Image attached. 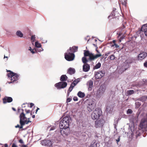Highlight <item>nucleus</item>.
<instances>
[{
	"label": "nucleus",
	"mask_w": 147,
	"mask_h": 147,
	"mask_svg": "<svg viewBox=\"0 0 147 147\" xmlns=\"http://www.w3.org/2000/svg\"><path fill=\"white\" fill-rule=\"evenodd\" d=\"M71 117L67 115L64 117L60 121L59 127L60 132L64 137L67 136L70 133L69 128V124L71 122Z\"/></svg>",
	"instance_id": "nucleus-1"
},
{
	"label": "nucleus",
	"mask_w": 147,
	"mask_h": 147,
	"mask_svg": "<svg viewBox=\"0 0 147 147\" xmlns=\"http://www.w3.org/2000/svg\"><path fill=\"white\" fill-rule=\"evenodd\" d=\"M95 100L89 99L87 100L86 108L88 111L91 112L96 107V103Z\"/></svg>",
	"instance_id": "nucleus-2"
},
{
	"label": "nucleus",
	"mask_w": 147,
	"mask_h": 147,
	"mask_svg": "<svg viewBox=\"0 0 147 147\" xmlns=\"http://www.w3.org/2000/svg\"><path fill=\"white\" fill-rule=\"evenodd\" d=\"M101 114V111L100 108H97L92 113L91 116L93 120L98 119Z\"/></svg>",
	"instance_id": "nucleus-3"
},
{
	"label": "nucleus",
	"mask_w": 147,
	"mask_h": 147,
	"mask_svg": "<svg viewBox=\"0 0 147 147\" xmlns=\"http://www.w3.org/2000/svg\"><path fill=\"white\" fill-rule=\"evenodd\" d=\"M136 60L133 57H129L127 59L125 60L124 62V65L123 66L125 68L124 69L126 70L130 66V64L131 63H135Z\"/></svg>",
	"instance_id": "nucleus-4"
},
{
	"label": "nucleus",
	"mask_w": 147,
	"mask_h": 147,
	"mask_svg": "<svg viewBox=\"0 0 147 147\" xmlns=\"http://www.w3.org/2000/svg\"><path fill=\"white\" fill-rule=\"evenodd\" d=\"M75 54L73 53L70 52L68 50L64 54L65 59L67 61H71L73 60L75 58Z\"/></svg>",
	"instance_id": "nucleus-5"
},
{
	"label": "nucleus",
	"mask_w": 147,
	"mask_h": 147,
	"mask_svg": "<svg viewBox=\"0 0 147 147\" xmlns=\"http://www.w3.org/2000/svg\"><path fill=\"white\" fill-rule=\"evenodd\" d=\"M20 118V123H23L24 124H27L29 122H31L30 121H27V118L25 116V114L24 113L22 112L19 116Z\"/></svg>",
	"instance_id": "nucleus-6"
},
{
	"label": "nucleus",
	"mask_w": 147,
	"mask_h": 147,
	"mask_svg": "<svg viewBox=\"0 0 147 147\" xmlns=\"http://www.w3.org/2000/svg\"><path fill=\"white\" fill-rule=\"evenodd\" d=\"M67 83L66 82H60L55 84L54 86L57 89H63L66 87Z\"/></svg>",
	"instance_id": "nucleus-7"
},
{
	"label": "nucleus",
	"mask_w": 147,
	"mask_h": 147,
	"mask_svg": "<svg viewBox=\"0 0 147 147\" xmlns=\"http://www.w3.org/2000/svg\"><path fill=\"white\" fill-rule=\"evenodd\" d=\"M105 121L103 119L101 118L97 119L95 123V127L96 128L101 127L103 126Z\"/></svg>",
	"instance_id": "nucleus-8"
},
{
	"label": "nucleus",
	"mask_w": 147,
	"mask_h": 147,
	"mask_svg": "<svg viewBox=\"0 0 147 147\" xmlns=\"http://www.w3.org/2000/svg\"><path fill=\"white\" fill-rule=\"evenodd\" d=\"M41 144L42 145L48 147L52 146L53 143L51 140L48 139H45L41 141Z\"/></svg>",
	"instance_id": "nucleus-9"
},
{
	"label": "nucleus",
	"mask_w": 147,
	"mask_h": 147,
	"mask_svg": "<svg viewBox=\"0 0 147 147\" xmlns=\"http://www.w3.org/2000/svg\"><path fill=\"white\" fill-rule=\"evenodd\" d=\"M105 74V73L104 71H100L98 72H95V78L96 79H100L104 76Z\"/></svg>",
	"instance_id": "nucleus-10"
},
{
	"label": "nucleus",
	"mask_w": 147,
	"mask_h": 147,
	"mask_svg": "<svg viewBox=\"0 0 147 147\" xmlns=\"http://www.w3.org/2000/svg\"><path fill=\"white\" fill-rule=\"evenodd\" d=\"M147 56V53L145 52H141L138 55L137 59L138 60H142L144 59Z\"/></svg>",
	"instance_id": "nucleus-11"
},
{
	"label": "nucleus",
	"mask_w": 147,
	"mask_h": 147,
	"mask_svg": "<svg viewBox=\"0 0 147 147\" xmlns=\"http://www.w3.org/2000/svg\"><path fill=\"white\" fill-rule=\"evenodd\" d=\"M102 56L101 54H96L94 55V54L92 53L90 54L89 57V61H91L94 60L98 57H100Z\"/></svg>",
	"instance_id": "nucleus-12"
},
{
	"label": "nucleus",
	"mask_w": 147,
	"mask_h": 147,
	"mask_svg": "<svg viewBox=\"0 0 147 147\" xmlns=\"http://www.w3.org/2000/svg\"><path fill=\"white\" fill-rule=\"evenodd\" d=\"M13 100V98L11 97L7 96H5L3 99V102L4 104L11 102Z\"/></svg>",
	"instance_id": "nucleus-13"
},
{
	"label": "nucleus",
	"mask_w": 147,
	"mask_h": 147,
	"mask_svg": "<svg viewBox=\"0 0 147 147\" xmlns=\"http://www.w3.org/2000/svg\"><path fill=\"white\" fill-rule=\"evenodd\" d=\"M113 105L112 104L109 103L107 106L106 111L107 113H111L113 110Z\"/></svg>",
	"instance_id": "nucleus-14"
},
{
	"label": "nucleus",
	"mask_w": 147,
	"mask_h": 147,
	"mask_svg": "<svg viewBox=\"0 0 147 147\" xmlns=\"http://www.w3.org/2000/svg\"><path fill=\"white\" fill-rule=\"evenodd\" d=\"M20 76V75L19 74L15 73L13 77H12V80L14 83V84H16L18 83V80L19 79Z\"/></svg>",
	"instance_id": "nucleus-15"
},
{
	"label": "nucleus",
	"mask_w": 147,
	"mask_h": 147,
	"mask_svg": "<svg viewBox=\"0 0 147 147\" xmlns=\"http://www.w3.org/2000/svg\"><path fill=\"white\" fill-rule=\"evenodd\" d=\"M116 10V9L114 8L113 10L111 12L110 15L108 17V19H111L116 17L115 15L116 14H117V12L115 11Z\"/></svg>",
	"instance_id": "nucleus-16"
},
{
	"label": "nucleus",
	"mask_w": 147,
	"mask_h": 147,
	"mask_svg": "<svg viewBox=\"0 0 147 147\" xmlns=\"http://www.w3.org/2000/svg\"><path fill=\"white\" fill-rule=\"evenodd\" d=\"M105 88L104 86H101L97 91V93L99 95H102L105 92Z\"/></svg>",
	"instance_id": "nucleus-17"
},
{
	"label": "nucleus",
	"mask_w": 147,
	"mask_h": 147,
	"mask_svg": "<svg viewBox=\"0 0 147 147\" xmlns=\"http://www.w3.org/2000/svg\"><path fill=\"white\" fill-rule=\"evenodd\" d=\"M90 66L88 64H84L82 66V69L84 72H88L90 70Z\"/></svg>",
	"instance_id": "nucleus-18"
},
{
	"label": "nucleus",
	"mask_w": 147,
	"mask_h": 147,
	"mask_svg": "<svg viewBox=\"0 0 147 147\" xmlns=\"http://www.w3.org/2000/svg\"><path fill=\"white\" fill-rule=\"evenodd\" d=\"M147 30V26H145L144 25H143L142 26L141 29L139 30H138L137 32V34H140L141 32H142V34H143V32Z\"/></svg>",
	"instance_id": "nucleus-19"
},
{
	"label": "nucleus",
	"mask_w": 147,
	"mask_h": 147,
	"mask_svg": "<svg viewBox=\"0 0 147 147\" xmlns=\"http://www.w3.org/2000/svg\"><path fill=\"white\" fill-rule=\"evenodd\" d=\"M93 81L91 80L88 81L86 83L87 86H88V90H90L92 89V88L93 87Z\"/></svg>",
	"instance_id": "nucleus-20"
},
{
	"label": "nucleus",
	"mask_w": 147,
	"mask_h": 147,
	"mask_svg": "<svg viewBox=\"0 0 147 147\" xmlns=\"http://www.w3.org/2000/svg\"><path fill=\"white\" fill-rule=\"evenodd\" d=\"M78 46H73L72 47H70L68 50H69V51H70L71 53H74L78 51Z\"/></svg>",
	"instance_id": "nucleus-21"
},
{
	"label": "nucleus",
	"mask_w": 147,
	"mask_h": 147,
	"mask_svg": "<svg viewBox=\"0 0 147 147\" xmlns=\"http://www.w3.org/2000/svg\"><path fill=\"white\" fill-rule=\"evenodd\" d=\"M76 70L74 68L72 67L69 68L67 70V73L72 75L75 73Z\"/></svg>",
	"instance_id": "nucleus-22"
},
{
	"label": "nucleus",
	"mask_w": 147,
	"mask_h": 147,
	"mask_svg": "<svg viewBox=\"0 0 147 147\" xmlns=\"http://www.w3.org/2000/svg\"><path fill=\"white\" fill-rule=\"evenodd\" d=\"M147 99V96H143L137 99V100L141 101L142 102H144Z\"/></svg>",
	"instance_id": "nucleus-23"
},
{
	"label": "nucleus",
	"mask_w": 147,
	"mask_h": 147,
	"mask_svg": "<svg viewBox=\"0 0 147 147\" xmlns=\"http://www.w3.org/2000/svg\"><path fill=\"white\" fill-rule=\"evenodd\" d=\"M67 79L68 77L66 75H62L61 76L60 80L61 82H65Z\"/></svg>",
	"instance_id": "nucleus-24"
},
{
	"label": "nucleus",
	"mask_w": 147,
	"mask_h": 147,
	"mask_svg": "<svg viewBox=\"0 0 147 147\" xmlns=\"http://www.w3.org/2000/svg\"><path fill=\"white\" fill-rule=\"evenodd\" d=\"M140 127L142 129L145 128L147 127V122H141L140 124Z\"/></svg>",
	"instance_id": "nucleus-25"
},
{
	"label": "nucleus",
	"mask_w": 147,
	"mask_h": 147,
	"mask_svg": "<svg viewBox=\"0 0 147 147\" xmlns=\"http://www.w3.org/2000/svg\"><path fill=\"white\" fill-rule=\"evenodd\" d=\"M77 94L78 96L80 98H83L85 96V93L81 91L78 92Z\"/></svg>",
	"instance_id": "nucleus-26"
},
{
	"label": "nucleus",
	"mask_w": 147,
	"mask_h": 147,
	"mask_svg": "<svg viewBox=\"0 0 147 147\" xmlns=\"http://www.w3.org/2000/svg\"><path fill=\"white\" fill-rule=\"evenodd\" d=\"M89 61L88 58L87 59L86 57H83L82 58V61L84 64H88L87 63Z\"/></svg>",
	"instance_id": "nucleus-27"
},
{
	"label": "nucleus",
	"mask_w": 147,
	"mask_h": 147,
	"mask_svg": "<svg viewBox=\"0 0 147 147\" xmlns=\"http://www.w3.org/2000/svg\"><path fill=\"white\" fill-rule=\"evenodd\" d=\"M84 57H89L90 55V54L91 53H90L89 51L88 50H85L84 51Z\"/></svg>",
	"instance_id": "nucleus-28"
},
{
	"label": "nucleus",
	"mask_w": 147,
	"mask_h": 147,
	"mask_svg": "<svg viewBox=\"0 0 147 147\" xmlns=\"http://www.w3.org/2000/svg\"><path fill=\"white\" fill-rule=\"evenodd\" d=\"M16 35L19 37L22 38L23 36V34L20 30H18L16 32Z\"/></svg>",
	"instance_id": "nucleus-29"
},
{
	"label": "nucleus",
	"mask_w": 147,
	"mask_h": 147,
	"mask_svg": "<svg viewBox=\"0 0 147 147\" xmlns=\"http://www.w3.org/2000/svg\"><path fill=\"white\" fill-rule=\"evenodd\" d=\"M134 93V91L133 90H127L126 94L127 96L130 95Z\"/></svg>",
	"instance_id": "nucleus-30"
},
{
	"label": "nucleus",
	"mask_w": 147,
	"mask_h": 147,
	"mask_svg": "<svg viewBox=\"0 0 147 147\" xmlns=\"http://www.w3.org/2000/svg\"><path fill=\"white\" fill-rule=\"evenodd\" d=\"M10 72L7 74V76L8 77L10 78V79H11V78L12 79V77H13L15 73L13 72L12 71H11Z\"/></svg>",
	"instance_id": "nucleus-31"
},
{
	"label": "nucleus",
	"mask_w": 147,
	"mask_h": 147,
	"mask_svg": "<svg viewBox=\"0 0 147 147\" xmlns=\"http://www.w3.org/2000/svg\"><path fill=\"white\" fill-rule=\"evenodd\" d=\"M101 66V63L100 62H98L95 66L93 67V69H97L99 68Z\"/></svg>",
	"instance_id": "nucleus-32"
},
{
	"label": "nucleus",
	"mask_w": 147,
	"mask_h": 147,
	"mask_svg": "<svg viewBox=\"0 0 147 147\" xmlns=\"http://www.w3.org/2000/svg\"><path fill=\"white\" fill-rule=\"evenodd\" d=\"M35 46L37 48H40L41 47L42 45L40 43H39L38 41H36L35 43Z\"/></svg>",
	"instance_id": "nucleus-33"
},
{
	"label": "nucleus",
	"mask_w": 147,
	"mask_h": 147,
	"mask_svg": "<svg viewBox=\"0 0 147 147\" xmlns=\"http://www.w3.org/2000/svg\"><path fill=\"white\" fill-rule=\"evenodd\" d=\"M97 143L95 141H93L91 143L90 147H96Z\"/></svg>",
	"instance_id": "nucleus-34"
},
{
	"label": "nucleus",
	"mask_w": 147,
	"mask_h": 147,
	"mask_svg": "<svg viewBox=\"0 0 147 147\" xmlns=\"http://www.w3.org/2000/svg\"><path fill=\"white\" fill-rule=\"evenodd\" d=\"M114 139L118 145V142H119L120 140V136H116L115 137Z\"/></svg>",
	"instance_id": "nucleus-35"
},
{
	"label": "nucleus",
	"mask_w": 147,
	"mask_h": 147,
	"mask_svg": "<svg viewBox=\"0 0 147 147\" xmlns=\"http://www.w3.org/2000/svg\"><path fill=\"white\" fill-rule=\"evenodd\" d=\"M119 3L122 4L123 5L126 6L127 2L126 0H119Z\"/></svg>",
	"instance_id": "nucleus-36"
},
{
	"label": "nucleus",
	"mask_w": 147,
	"mask_h": 147,
	"mask_svg": "<svg viewBox=\"0 0 147 147\" xmlns=\"http://www.w3.org/2000/svg\"><path fill=\"white\" fill-rule=\"evenodd\" d=\"M80 78H78L75 80L73 82V84L75 85H76L77 84L80 82Z\"/></svg>",
	"instance_id": "nucleus-37"
},
{
	"label": "nucleus",
	"mask_w": 147,
	"mask_h": 147,
	"mask_svg": "<svg viewBox=\"0 0 147 147\" xmlns=\"http://www.w3.org/2000/svg\"><path fill=\"white\" fill-rule=\"evenodd\" d=\"M20 126L19 125V124H18L17 125L15 126V127L16 128H19L20 129H22L23 128V126L25 125V124H23V123H20Z\"/></svg>",
	"instance_id": "nucleus-38"
},
{
	"label": "nucleus",
	"mask_w": 147,
	"mask_h": 147,
	"mask_svg": "<svg viewBox=\"0 0 147 147\" xmlns=\"http://www.w3.org/2000/svg\"><path fill=\"white\" fill-rule=\"evenodd\" d=\"M40 49L35 48L34 49L35 50L36 52H40L43 51V49L42 47H40Z\"/></svg>",
	"instance_id": "nucleus-39"
},
{
	"label": "nucleus",
	"mask_w": 147,
	"mask_h": 147,
	"mask_svg": "<svg viewBox=\"0 0 147 147\" xmlns=\"http://www.w3.org/2000/svg\"><path fill=\"white\" fill-rule=\"evenodd\" d=\"M135 104L136 107H137V108L140 107L141 105V102H136Z\"/></svg>",
	"instance_id": "nucleus-40"
},
{
	"label": "nucleus",
	"mask_w": 147,
	"mask_h": 147,
	"mask_svg": "<svg viewBox=\"0 0 147 147\" xmlns=\"http://www.w3.org/2000/svg\"><path fill=\"white\" fill-rule=\"evenodd\" d=\"M133 112L130 109H128L127 111V114H131Z\"/></svg>",
	"instance_id": "nucleus-41"
},
{
	"label": "nucleus",
	"mask_w": 147,
	"mask_h": 147,
	"mask_svg": "<svg viewBox=\"0 0 147 147\" xmlns=\"http://www.w3.org/2000/svg\"><path fill=\"white\" fill-rule=\"evenodd\" d=\"M34 49H32L31 47H30L29 49V50L31 52L34 54L35 53V52L34 51Z\"/></svg>",
	"instance_id": "nucleus-42"
},
{
	"label": "nucleus",
	"mask_w": 147,
	"mask_h": 147,
	"mask_svg": "<svg viewBox=\"0 0 147 147\" xmlns=\"http://www.w3.org/2000/svg\"><path fill=\"white\" fill-rule=\"evenodd\" d=\"M111 60H113L115 59V56L113 55H112L109 58Z\"/></svg>",
	"instance_id": "nucleus-43"
},
{
	"label": "nucleus",
	"mask_w": 147,
	"mask_h": 147,
	"mask_svg": "<svg viewBox=\"0 0 147 147\" xmlns=\"http://www.w3.org/2000/svg\"><path fill=\"white\" fill-rule=\"evenodd\" d=\"M35 35H32V36L31 37V40H32L33 41H34L35 40Z\"/></svg>",
	"instance_id": "nucleus-44"
},
{
	"label": "nucleus",
	"mask_w": 147,
	"mask_h": 147,
	"mask_svg": "<svg viewBox=\"0 0 147 147\" xmlns=\"http://www.w3.org/2000/svg\"><path fill=\"white\" fill-rule=\"evenodd\" d=\"M72 100V98H68L67 99L66 102L67 103L70 102Z\"/></svg>",
	"instance_id": "nucleus-45"
},
{
	"label": "nucleus",
	"mask_w": 147,
	"mask_h": 147,
	"mask_svg": "<svg viewBox=\"0 0 147 147\" xmlns=\"http://www.w3.org/2000/svg\"><path fill=\"white\" fill-rule=\"evenodd\" d=\"M114 46H115V47L117 48L119 47V46L117 45L116 43L114 44V45H112V47H113Z\"/></svg>",
	"instance_id": "nucleus-46"
},
{
	"label": "nucleus",
	"mask_w": 147,
	"mask_h": 147,
	"mask_svg": "<svg viewBox=\"0 0 147 147\" xmlns=\"http://www.w3.org/2000/svg\"><path fill=\"white\" fill-rule=\"evenodd\" d=\"M73 100L74 101H77L78 100V98L77 96H74L73 98Z\"/></svg>",
	"instance_id": "nucleus-47"
},
{
	"label": "nucleus",
	"mask_w": 147,
	"mask_h": 147,
	"mask_svg": "<svg viewBox=\"0 0 147 147\" xmlns=\"http://www.w3.org/2000/svg\"><path fill=\"white\" fill-rule=\"evenodd\" d=\"M10 80H11V81L9 82H8V83L9 84H14V83L13 82V81H12V79L11 78V79H10Z\"/></svg>",
	"instance_id": "nucleus-48"
},
{
	"label": "nucleus",
	"mask_w": 147,
	"mask_h": 147,
	"mask_svg": "<svg viewBox=\"0 0 147 147\" xmlns=\"http://www.w3.org/2000/svg\"><path fill=\"white\" fill-rule=\"evenodd\" d=\"M144 34L146 36H147V31H145L143 32V34Z\"/></svg>",
	"instance_id": "nucleus-49"
},
{
	"label": "nucleus",
	"mask_w": 147,
	"mask_h": 147,
	"mask_svg": "<svg viewBox=\"0 0 147 147\" xmlns=\"http://www.w3.org/2000/svg\"><path fill=\"white\" fill-rule=\"evenodd\" d=\"M144 65L145 67L147 68V61L144 63Z\"/></svg>",
	"instance_id": "nucleus-50"
},
{
	"label": "nucleus",
	"mask_w": 147,
	"mask_h": 147,
	"mask_svg": "<svg viewBox=\"0 0 147 147\" xmlns=\"http://www.w3.org/2000/svg\"><path fill=\"white\" fill-rule=\"evenodd\" d=\"M30 107L32 108L33 106L34 105V104L33 103H30Z\"/></svg>",
	"instance_id": "nucleus-51"
},
{
	"label": "nucleus",
	"mask_w": 147,
	"mask_h": 147,
	"mask_svg": "<svg viewBox=\"0 0 147 147\" xmlns=\"http://www.w3.org/2000/svg\"><path fill=\"white\" fill-rule=\"evenodd\" d=\"M75 86L76 85H74V84H73V82H72V83L71 84L70 87L73 89L74 86Z\"/></svg>",
	"instance_id": "nucleus-52"
},
{
	"label": "nucleus",
	"mask_w": 147,
	"mask_h": 147,
	"mask_svg": "<svg viewBox=\"0 0 147 147\" xmlns=\"http://www.w3.org/2000/svg\"><path fill=\"white\" fill-rule=\"evenodd\" d=\"M73 88H72L70 86L69 87V88L68 89V91H69V92H71L72 91V90H73Z\"/></svg>",
	"instance_id": "nucleus-53"
},
{
	"label": "nucleus",
	"mask_w": 147,
	"mask_h": 147,
	"mask_svg": "<svg viewBox=\"0 0 147 147\" xmlns=\"http://www.w3.org/2000/svg\"><path fill=\"white\" fill-rule=\"evenodd\" d=\"M111 53V52L110 51L108 53H105V55L106 56H108Z\"/></svg>",
	"instance_id": "nucleus-54"
},
{
	"label": "nucleus",
	"mask_w": 147,
	"mask_h": 147,
	"mask_svg": "<svg viewBox=\"0 0 147 147\" xmlns=\"http://www.w3.org/2000/svg\"><path fill=\"white\" fill-rule=\"evenodd\" d=\"M19 142L21 144H23L24 142L22 139H20L19 140Z\"/></svg>",
	"instance_id": "nucleus-55"
},
{
	"label": "nucleus",
	"mask_w": 147,
	"mask_h": 147,
	"mask_svg": "<svg viewBox=\"0 0 147 147\" xmlns=\"http://www.w3.org/2000/svg\"><path fill=\"white\" fill-rule=\"evenodd\" d=\"M12 147H18L15 143H13L12 145Z\"/></svg>",
	"instance_id": "nucleus-56"
},
{
	"label": "nucleus",
	"mask_w": 147,
	"mask_h": 147,
	"mask_svg": "<svg viewBox=\"0 0 147 147\" xmlns=\"http://www.w3.org/2000/svg\"><path fill=\"white\" fill-rule=\"evenodd\" d=\"M98 47H96V52L98 53V54H101L100 53V52H99V51L97 49H98Z\"/></svg>",
	"instance_id": "nucleus-57"
},
{
	"label": "nucleus",
	"mask_w": 147,
	"mask_h": 147,
	"mask_svg": "<svg viewBox=\"0 0 147 147\" xmlns=\"http://www.w3.org/2000/svg\"><path fill=\"white\" fill-rule=\"evenodd\" d=\"M40 109L39 108H38V107H37V109L36 110V112H35V113L36 114L37 113V111H38Z\"/></svg>",
	"instance_id": "nucleus-58"
},
{
	"label": "nucleus",
	"mask_w": 147,
	"mask_h": 147,
	"mask_svg": "<svg viewBox=\"0 0 147 147\" xmlns=\"http://www.w3.org/2000/svg\"><path fill=\"white\" fill-rule=\"evenodd\" d=\"M30 110H27V111L26 112V114H28V113H30Z\"/></svg>",
	"instance_id": "nucleus-59"
},
{
	"label": "nucleus",
	"mask_w": 147,
	"mask_h": 147,
	"mask_svg": "<svg viewBox=\"0 0 147 147\" xmlns=\"http://www.w3.org/2000/svg\"><path fill=\"white\" fill-rule=\"evenodd\" d=\"M70 92L67 91V97H68L69 96V92Z\"/></svg>",
	"instance_id": "nucleus-60"
},
{
	"label": "nucleus",
	"mask_w": 147,
	"mask_h": 147,
	"mask_svg": "<svg viewBox=\"0 0 147 147\" xmlns=\"http://www.w3.org/2000/svg\"><path fill=\"white\" fill-rule=\"evenodd\" d=\"M12 109L14 111H16V109L14 107H12Z\"/></svg>",
	"instance_id": "nucleus-61"
},
{
	"label": "nucleus",
	"mask_w": 147,
	"mask_h": 147,
	"mask_svg": "<svg viewBox=\"0 0 147 147\" xmlns=\"http://www.w3.org/2000/svg\"><path fill=\"white\" fill-rule=\"evenodd\" d=\"M5 147H8V145L7 144H5L4 145Z\"/></svg>",
	"instance_id": "nucleus-62"
},
{
	"label": "nucleus",
	"mask_w": 147,
	"mask_h": 147,
	"mask_svg": "<svg viewBox=\"0 0 147 147\" xmlns=\"http://www.w3.org/2000/svg\"><path fill=\"white\" fill-rule=\"evenodd\" d=\"M54 129V128L53 127H52L50 129V131H51V130H53Z\"/></svg>",
	"instance_id": "nucleus-63"
},
{
	"label": "nucleus",
	"mask_w": 147,
	"mask_h": 147,
	"mask_svg": "<svg viewBox=\"0 0 147 147\" xmlns=\"http://www.w3.org/2000/svg\"><path fill=\"white\" fill-rule=\"evenodd\" d=\"M115 42L116 41H115V40H113V45H114V44H116Z\"/></svg>",
	"instance_id": "nucleus-64"
}]
</instances>
